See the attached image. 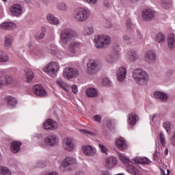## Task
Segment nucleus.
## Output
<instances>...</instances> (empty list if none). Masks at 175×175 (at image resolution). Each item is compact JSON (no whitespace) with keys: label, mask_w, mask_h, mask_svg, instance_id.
I'll list each match as a JSON object with an SVG mask.
<instances>
[{"label":"nucleus","mask_w":175,"mask_h":175,"mask_svg":"<svg viewBox=\"0 0 175 175\" xmlns=\"http://www.w3.org/2000/svg\"><path fill=\"white\" fill-rule=\"evenodd\" d=\"M94 40L96 49H106L110 44V37L109 36H96Z\"/></svg>","instance_id":"4"},{"label":"nucleus","mask_w":175,"mask_h":175,"mask_svg":"<svg viewBox=\"0 0 175 175\" xmlns=\"http://www.w3.org/2000/svg\"><path fill=\"white\" fill-rule=\"evenodd\" d=\"M0 28L1 29L10 30L14 29L16 28V24L13 22H4L0 25Z\"/></svg>","instance_id":"23"},{"label":"nucleus","mask_w":175,"mask_h":175,"mask_svg":"<svg viewBox=\"0 0 175 175\" xmlns=\"http://www.w3.org/2000/svg\"><path fill=\"white\" fill-rule=\"evenodd\" d=\"M5 100L8 105H9V106H11L12 107H16V106L17 105V99H16V98L14 97L7 96L5 97Z\"/></svg>","instance_id":"30"},{"label":"nucleus","mask_w":175,"mask_h":175,"mask_svg":"<svg viewBox=\"0 0 175 175\" xmlns=\"http://www.w3.org/2000/svg\"><path fill=\"white\" fill-rule=\"evenodd\" d=\"M76 36H77V32L69 28L63 29L60 33L61 41L64 44L70 42V40H72L73 38H76Z\"/></svg>","instance_id":"3"},{"label":"nucleus","mask_w":175,"mask_h":175,"mask_svg":"<svg viewBox=\"0 0 175 175\" xmlns=\"http://www.w3.org/2000/svg\"><path fill=\"white\" fill-rule=\"evenodd\" d=\"M21 142L20 141H13L11 144V151L13 152V154H17L18 152H20V150H21Z\"/></svg>","instance_id":"19"},{"label":"nucleus","mask_w":175,"mask_h":175,"mask_svg":"<svg viewBox=\"0 0 175 175\" xmlns=\"http://www.w3.org/2000/svg\"><path fill=\"white\" fill-rule=\"evenodd\" d=\"M165 40V35L162 33H158L156 36V42L158 43H163Z\"/></svg>","instance_id":"41"},{"label":"nucleus","mask_w":175,"mask_h":175,"mask_svg":"<svg viewBox=\"0 0 175 175\" xmlns=\"http://www.w3.org/2000/svg\"><path fill=\"white\" fill-rule=\"evenodd\" d=\"M87 72L89 75H96L99 70L101 69L100 64L95 60H90L87 64Z\"/></svg>","instance_id":"6"},{"label":"nucleus","mask_w":175,"mask_h":175,"mask_svg":"<svg viewBox=\"0 0 175 175\" xmlns=\"http://www.w3.org/2000/svg\"><path fill=\"white\" fill-rule=\"evenodd\" d=\"M160 142L161 143V146L163 147H165L166 146V142H165V135H163V133H160Z\"/></svg>","instance_id":"48"},{"label":"nucleus","mask_w":175,"mask_h":175,"mask_svg":"<svg viewBox=\"0 0 175 175\" xmlns=\"http://www.w3.org/2000/svg\"><path fill=\"white\" fill-rule=\"evenodd\" d=\"M44 32H42L40 34H36L35 36V38L36 39V40H40L43 39V38H44Z\"/></svg>","instance_id":"51"},{"label":"nucleus","mask_w":175,"mask_h":175,"mask_svg":"<svg viewBox=\"0 0 175 175\" xmlns=\"http://www.w3.org/2000/svg\"><path fill=\"white\" fill-rule=\"evenodd\" d=\"M98 147H99V148H100V150H101L102 152H103V154H107V148H106V146H105L102 144H98Z\"/></svg>","instance_id":"50"},{"label":"nucleus","mask_w":175,"mask_h":175,"mask_svg":"<svg viewBox=\"0 0 175 175\" xmlns=\"http://www.w3.org/2000/svg\"><path fill=\"white\" fill-rule=\"evenodd\" d=\"M87 3H89V5H96V3H98V0H83Z\"/></svg>","instance_id":"52"},{"label":"nucleus","mask_w":175,"mask_h":175,"mask_svg":"<svg viewBox=\"0 0 175 175\" xmlns=\"http://www.w3.org/2000/svg\"><path fill=\"white\" fill-rule=\"evenodd\" d=\"M59 142V139L55 134H51L44 139L45 146H49V147H54V146H57Z\"/></svg>","instance_id":"10"},{"label":"nucleus","mask_w":175,"mask_h":175,"mask_svg":"<svg viewBox=\"0 0 175 175\" xmlns=\"http://www.w3.org/2000/svg\"><path fill=\"white\" fill-rule=\"evenodd\" d=\"M133 77L139 85H146L147 81H148V74H147V72L140 68H137L133 70Z\"/></svg>","instance_id":"1"},{"label":"nucleus","mask_w":175,"mask_h":175,"mask_svg":"<svg viewBox=\"0 0 175 175\" xmlns=\"http://www.w3.org/2000/svg\"><path fill=\"white\" fill-rule=\"evenodd\" d=\"M49 52L51 53V54H57V48L55 47V46L54 45H50L49 46Z\"/></svg>","instance_id":"49"},{"label":"nucleus","mask_w":175,"mask_h":175,"mask_svg":"<svg viewBox=\"0 0 175 175\" xmlns=\"http://www.w3.org/2000/svg\"><path fill=\"white\" fill-rule=\"evenodd\" d=\"M83 150L87 157H94L96 154V149L90 145L83 146Z\"/></svg>","instance_id":"16"},{"label":"nucleus","mask_w":175,"mask_h":175,"mask_svg":"<svg viewBox=\"0 0 175 175\" xmlns=\"http://www.w3.org/2000/svg\"><path fill=\"white\" fill-rule=\"evenodd\" d=\"M142 16L144 21H151L155 18V12L150 8L145 9L142 11Z\"/></svg>","instance_id":"11"},{"label":"nucleus","mask_w":175,"mask_h":175,"mask_svg":"<svg viewBox=\"0 0 175 175\" xmlns=\"http://www.w3.org/2000/svg\"><path fill=\"white\" fill-rule=\"evenodd\" d=\"M107 125L109 128H111L113 126V122L111 120H107Z\"/></svg>","instance_id":"59"},{"label":"nucleus","mask_w":175,"mask_h":175,"mask_svg":"<svg viewBox=\"0 0 175 175\" xmlns=\"http://www.w3.org/2000/svg\"><path fill=\"white\" fill-rule=\"evenodd\" d=\"M75 175H84V172L83 171H77Z\"/></svg>","instance_id":"64"},{"label":"nucleus","mask_w":175,"mask_h":175,"mask_svg":"<svg viewBox=\"0 0 175 175\" xmlns=\"http://www.w3.org/2000/svg\"><path fill=\"white\" fill-rule=\"evenodd\" d=\"M170 144H172V146H175V132L174 133V135L170 139Z\"/></svg>","instance_id":"56"},{"label":"nucleus","mask_w":175,"mask_h":175,"mask_svg":"<svg viewBox=\"0 0 175 175\" xmlns=\"http://www.w3.org/2000/svg\"><path fill=\"white\" fill-rule=\"evenodd\" d=\"M111 3H110L109 1H105L104 2V5L105 6V8H111Z\"/></svg>","instance_id":"57"},{"label":"nucleus","mask_w":175,"mask_h":175,"mask_svg":"<svg viewBox=\"0 0 175 175\" xmlns=\"http://www.w3.org/2000/svg\"><path fill=\"white\" fill-rule=\"evenodd\" d=\"M44 129L54 131L57 129V123L51 119H48L44 122Z\"/></svg>","instance_id":"18"},{"label":"nucleus","mask_w":175,"mask_h":175,"mask_svg":"<svg viewBox=\"0 0 175 175\" xmlns=\"http://www.w3.org/2000/svg\"><path fill=\"white\" fill-rule=\"evenodd\" d=\"M153 158L154 161H158V152H155L154 153Z\"/></svg>","instance_id":"61"},{"label":"nucleus","mask_w":175,"mask_h":175,"mask_svg":"<svg viewBox=\"0 0 175 175\" xmlns=\"http://www.w3.org/2000/svg\"><path fill=\"white\" fill-rule=\"evenodd\" d=\"M172 75H173V70H169L168 71H167L165 74L166 77H168V80H170V77H172Z\"/></svg>","instance_id":"53"},{"label":"nucleus","mask_w":175,"mask_h":175,"mask_svg":"<svg viewBox=\"0 0 175 175\" xmlns=\"http://www.w3.org/2000/svg\"><path fill=\"white\" fill-rule=\"evenodd\" d=\"M94 33V27L92 24H88L85 26V35H92Z\"/></svg>","instance_id":"38"},{"label":"nucleus","mask_w":175,"mask_h":175,"mask_svg":"<svg viewBox=\"0 0 175 175\" xmlns=\"http://www.w3.org/2000/svg\"><path fill=\"white\" fill-rule=\"evenodd\" d=\"M88 98H96L98 96V90L94 88H89L86 90Z\"/></svg>","instance_id":"26"},{"label":"nucleus","mask_w":175,"mask_h":175,"mask_svg":"<svg viewBox=\"0 0 175 175\" xmlns=\"http://www.w3.org/2000/svg\"><path fill=\"white\" fill-rule=\"evenodd\" d=\"M157 117V114H153L150 116V122H152L154 121V118Z\"/></svg>","instance_id":"60"},{"label":"nucleus","mask_w":175,"mask_h":175,"mask_svg":"<svg viewBox=\"0 0 175 175\" xmlns=\"http://www.w3.org/2000/svg\"><path fill=\"white\" fill-rule=\"evenodd\" d=\"M36 137H37V139H42V137H43V134L42 133L36 134Z\"/></svg>","instance_id":"63"},{"label":"nucleus","mask_w":175,"mask_h":175,"mask_svg":"<svg viewBox=\"0 0 175 175\" xmlns=\"http://www.w3.org/2000/svg\"><path fill=\"white\" fill-rule=\"evenodd\" d=\"M118 81H124V79L126 77V68L120 67L116 71Z\"/></svg>","instance_id":"20"},{"label":"nucleus","mask_w":175,"mask_h":175,"mask_svg":"<svg viewBox=\"0 0 175 175\" xmlns=\"http://www.w3.org/2000/svg\"><path fill=\"white\" fill-rule=\"evenodd\" d=\"M169 49H174L175 47V36L174 34H170L167 38Z\"/></svg>","instance_id":"32"},{"label":"nucleus","mask_w":175,"mask_h":175,"mask_svg":"<svg viewBox=\"0 0 175 175\" xmlns=\"http://www.w3.org/2000/svg\"><path fill=\"white\" fill-rule=\"evenodd\" d=\"M25 72V75H26V77L27 79L28 83H31V81H32V79L35 77L33 72L30 69H26Z\"/></svg>","instance_id":"37"},{"label":"nucleus","mask_w":175,"mask_h":175,"mask_svg":"<svg viewBox=\"0 0 175 175\" xmlns=\"http://www.w3.org/2000/svg\"><path fill=\"white\" fill-rule=\"evenodd\" d=\"M77 163V161L74 157L70 156L66 157L62 162V165L60 166L61 172H66V170H69L70 166H73V165H76Z\"/></svg>","instance_id":"8"},{"label":"nucleus","mask_w":175,"mask_h":175,"mask_svg":"<svg viewBox=\"0 0 175 175\" xmlns=\"http://www.w3.org/2000/svg\"><path fill=\"white\" fill-rule=\"evenodd\" d=\"M127 58L129 59V61H131V62H133L135 61H137V59H139V55H137V53L135 50H131L129 51L127 55Z\"/></svg>","instance_id":"24"},{"label":"nucleus","mask_w":175,"mask_h":175,"mask_svg":"<svg viewBox=\"0 0 175 175\" xmlns=\"http://www.w3.org/2000/svg\"><path fill=\"white\" fill-rule=\"evenodd\" d=\"M139 120V116L135 113H131L129 115V122L131 125H135L136 122Z\"/></svg>","instance_id":"33"},{"label":"nucleus","mask_w":175,"mask_h":175,"mask_svg":"<svg viewBox=\"0 0 175 175\" xmlns=\"http://www.w3.org/2000/svg\"><path fill=\"white\" fill-rule=\"evenodd\" d=\"M13 36H5V40L4 42V45L5 47H12V44L13 43Z\"/></svg>","instance_id":"36"},{"label":"nucleus","mask_w":175,"mask_h":175,"mask_svg":"<svg viewBox=\"0 0 175 175\" xmlns=\"http://www.w3.org/2000/svg\"><path fill=\"white\" fill-rule=\"evenodd\" d=\"M33 92L35 95H37V96L40 97L46 96L47 95V92L43 89L42 85H35L33 87Z\"/></svg>","instance_id":"15"},{"label":"nucleus","mask_w":175,"mask_h":175,"mask_svg":"<svg viewBox=\"0 0 175 175\" xmlns=\"http://www.w3.org/2000/svg\"><path fill=\"white\" fill-rule=\"evenodd\" d=\"M80 47V43L76 42H72L68 48L69 51L72 54L76 53V49Z\"/></svg>","instance_id":"34"},{"label":"nucleus","mask_w":175,"mask_h":175,"mask_svg":"<svg viewBox=\"0 0 175 175\" xmlns=\"http://www.w3.org/2000/svg\"><path fill=\"white\" fill-rule=\"evenodd\" d=\"M161 3L165 9H170L173 5V3L170 0H163Z\"/></svg>","instance_id":"42"},{"label":"nucleus","mask_w":175,"mask_h":175,"mask_svg":"<svg viewBox=\"0 0 175 175\" xmlns=\"http://www.w3.org/2000/svg\"><path fill=\"white\" fill-rule=\"evenodd\" d=\"M122 40L124 43H129V44H131L132 43V38L126 34H124L122 36Z\"/></svg>","instance_id":"46"},{"label":"nucleus","mask_w":175,"mask_h":175,"mask_svg":"<svg viewBox=\"0 0 175 175\" xmlns=\"http://www.w3.org/2000/svg\"><path fill=\"white\" fill-rule=\"evenodd\" d=\"M116 144L119 150H125L126 148V144L125 143V140H124V138L122 137L117 139L116 142Z\"/></svg>","instance_id":"28"},{"label":"nucleus","mask_w":175,"mask_h":175,"mask_svg":"<svg viewBox=\"0 0 175 175\" xmlns=\"http://www.w3.org/2000/svg\"><path fill=\"white\" fill-rule=\"evenodd\" d=\"M135 25L132 23V20L131 18H127L126 21V31L129 33H132L133 32V28Z\"/></svg>","instance_id":"27"},{"label":"nucleus","mask_w":175,"mask_h":175,"mask_svg":"<svg viewBox=\"0 0 175 175\" xmlns=\"http://www.w3.org/2000/svg\"><path fill=\"white\" fill-rule=\"evenodd\" d=\"M93 120L94 121H96L97 122H100V120H102V118L100 115H95L94 116H93Z\"/></svg>","instance_id":"54"},{"label":"nucleus","mask_w":175,"mask_h":175,"mask_svg":"<svg viewBox=\"0 0 175 175\" xmlns=\"http://www.w3.org/2000/svg\"><path fill=\"white\" fill-rule=\"evenodd\" d=\"M75 144L70 137H66L63 140V148L66 151H73L75 150Z\"/></svg>","instance_id":"13"},{"label":"nucleus","mask_w":175,"mask_h":175,"mask_svg":"<svg viewBox=\"0 0 175 175\" xmlns=\"http://www.w3.org/2000/svg\"><path fill=\"white\" fill-rule=\"evenodd\" d=\"M5 79V72L0 71V80H3Z\"/></svg>","instance_id":"58"},{"label":"nucleus","mask_w":175,"mask_h":175,"mask_svg":"<svg viewBox=\"0 0 175 175\" xmlns=\"http://www.w3.org/2000/svg\"><path fill=\"white\" fill-rule=\"evenodd\" d=\"M72 91L73 94H76L77 92H79V89L77 88V85H72L71 87Z\"/></svg>","instance_id":"55"},{"label":"nucleus","mask_w":175,"mask_h":175,"mask_svg":"<svg viewBox=\"0 0 175 175\" xmlns=\"http://www.w3.org/2000/svg\"><path fill=\"white\" fill-rule=\"evenodd\" d=\"M154 96L161 100V102H166L167 99H169V96L166 93H163V92H154Z\"/></svg>","instance_id":"21"},{"label":"nucleus","mask_w":175,"mask_h":175,"mask_svg":"<svg viewBox=\"0 0 175 175\" xmlns=\"http://www.w3.org/2000/svg\"><path fill=\"white\" fill-rule=\"evenodd\" d=\"M91 14V12L88 9L83 8H77L73 12V17L76 21L79 23H84L88 20V17Z\"/></svg>","instance_id":"2"},{"label":"nucleus","mask_w":175,"mask_h":175,"mask_svg":"<svg viewBox=\"0 0 175 175\" xmlns=\"http://www.w3.org/2000/svg\"><path fill=\"white\" fill-rule=\"evenodd\" d=\"M163 128L165 129L168 135H170L172 133V122H165L163 124Z\"/></svg>","instance_id":"40"},{"label":"nucleus","mask_w":175,"mask_h":175,"mask_svg":"<svg viewBox=\"0 0 175 175\" xmlns=\"http://www.w3.org/2000/svg\"><path fill=\"white\" fill-rule=\"evenodd\" d=\"M0 175H12V172L8 167L0 166Z\"/></svg>","instance_id":"39"},{"label":"nucleus","mask_w":175,"mask_h":175,"mask_svg":"<svg viewBox=\"0 0 175 175\" xmlns=\"http://www.w3.org/2000/svg\"><path fill=\"white\" fill-rule=\"evenodd\" d=\"M102 83L105 87H113V82H111L109 78H104Z\"/></svg>","instance_id":"44"},{"label":"nucleus","mask_w":175,"mask_h":175,"mask_svg":"<svg viewBox=\"0 0 175 175\" xmlns=\"http://www.w3.org/2000/svg\"><path fill=\"white\" fill-rule=\"evenodd\" d=\"M134 162H135V163H141L142 165H148V163H150V159L147 157H137L134 159Z\"/></svg>","instance_id":"31"},{"label":"nucleus","mask_w":175,"mask_h":175,"mask_svg":"<svg viewBox=\"0 0 175 175\" xmlns=\"http://www.w3.org/2000/svg\"><path fill=\"white\" fill-rule=\"evenodd\" d=\"M56 84H57V85H59V87H61V88H62V90H64V91H66L68 92V88H66L65 87V83H64L62 81H57Z\"/></svg>","instance_id":"47"},{"label":"nucleus","mask_w":175,"mask_h":175,"mask_svg":"<svg viewBox=\"0 0 175 175\" xmlns=\"http://www.w3.org/2000/svg\"><path fill=\"white\" fill-rule=\"evenodd\" d=\"M10 12L12 16H14V17H20L23 13V7L18 4H14L11 6Z\"/></svg>","instance_id":"14"},{"label":"nucleus","mask_w":175,"mask_h":175,"mask_svg":"<svg viewBox=\"0 0 175 175\" xmlns=\"http://www.w3.org/2000/svg\"><path fill=\"white\" fill-rule=\"evenodd\" d=\"M46 18L50 24L53 25H58L59 24V20L53 14H49L46 16Z\"/></svg>","instance_id":"29"},{"label":"nucleus","mask_w":175,"mask_h":175,"mask_svg":"<svg viewBox=\"0 0 175 175\" xmlns=\"http://www.w3.org/2000/svg\"><path fill=\"white\" fill-rule=\"evenodd\" d=\"M145 59L146 61H147V62L151 64V62H154V61L157 59V55H155V53H154V51H148L145 54Z\"/></svg>","instance_id":"22"},{"label":"nucleus","mask_w":175,"mask_h":175,"mask_svg":"<svg viewBox=\"0 0 175 175\" xmlns=\"http://www.w3.org/2000/svg\"><path fill=\"white\" fill-rule=\"evenodd\" d=\"M13 77L12 75H5L3 80H0V87L1 85H6V84H13Z\"/></svg>","instance_id":"25"},{"label":"nucleus","mask_w":175,"mask_h":175,"mask_svg":"<svg viewBox=\"0 0 175 175\" xmlns=\"http://www.w3.org/2000/svg\"><path fill=\"white\" fill-rule=\"evenodd\" d=\"M59 70V65L55 62L49 64L46 66V67L44 68V72H45V73H48V75H50L52 76V77H54V76H55V73H57V72Z\"/></svg>","instance_id":"9"},{"label":"nucleus","mask_w":175,"mask_h":175,"mask_svg":"<svg viewBox=\"0 0 175 175\" xmlns=\"http://www.w3.org/2000/svg\"><path fill=\"white\" fill-rule=\"evenodd\" d=\"M117 163H118L117 158L114 157H109L105 161V167L109 170L113 169Z\"/></svg>","instance_id":"17"},{"label":"nucleus","mask_w":175,"mask_h":175,"mask_svg":"<svg viewBox=\"0 0 175 175\" xmlns=\"http://www.w3.org/2000/svg\"><path fill=\"white\" fill-rule=\"evenodd\" d=\"M79 70L75 68L67 67L63 71V76L64 79L70 80L72 79H76L79 77Z\"/></svg>","instance_id":"7"},{"label":"nucleus","mask_w":175,"mask_h":175,"mask_svg":"<svg viewBox=\"0 0 175 175\" xmlns=\"http://www.w3.org/2000/svg\"><path fill=\"white\" fill-rule=\"evenodd\" d=\"M57 9L63 12H66V10H68V7L66 6V4H65V3H59L57 5Z\"/></svg>","instance_id":"45"},{"label":"nucleus","mask_w":175,"mask_h":175,"mask_svg":"<svg viewBox=\"0 0 175 175\" xmlns=\"http://www.w3.org/2000/svg\"><path fill=\"white\" fill-rule=\"evenodd\" d=\"M119 55L120 52L113 49L111 53L105 56L106 62H107V64H114V62L118 59Z\"/></svg>","instance_id":"12"},{"label":"nucleus","mask_w":175,"mask_h":175,"mask_svg":"<svg viewBox=\"0 0 175 175\" xmlns=\"http://www.w3.org/2000/svg\"><path fill=\"white\" fill-rule=\"evenodd\" d=\"M8 61H9V55L0 50V62H8Z\"/></svg>","instance_id":"35"},{"label":"nucleus","mask_w":175,"mask_h":175,"mask_svg":"<svg viewBox=\"0 0 175 175\" xmlns=\"http://www.w3.org/2000/svg\"><path fill=\"white\" fill-rule=\"evenodd\" d=\"M34 167H40L41 169H43V167H46V161L43 160H39L36 161L34 165Z\"/></svg>","instance_id":"43"},{"label":"nucleus","mask_w":175,"mask_h":175,"mask_svg":"<svg viewBox=\"0 0 175 175\" xmlns=\"http://www.w3.org/2000/svg\"><path fill=\"white\" fill-rule=\"evenodd\" d=\"M118 157L122 162V163H125V165H127V171L130 174L133 175H139L140 172H139V170L135 167V165H133L132 161H131L129 159H128L126 157H125L122 154L119 153Z\"/></svg>","instance_id":"5"},{"label":"nucleus","mask_w":175,"mask_h":175,"mask_svg":"<svg viewBox=\"0 0 175 175\" xmlns=\"http://www.w3.org/2000/svg\"><path fill=\"white\" fill-rule=\"evenodd\" d=\"M100 175H111L110 172H107V171H103L102 172Z\"/></svg>","instance_id":"62"}]
</instances>
